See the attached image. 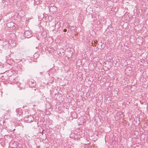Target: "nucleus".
<instances>
[{
  "label": "nucleus",
  "instance_id": "6",
  "mask_svg": "<svg viewBox=\"0 0 148 148\" xmlns=\"http://www.w3.org/2000/svg\"><path fill=\"white\" fill-rule=\"evenodd\" d=\"M22 145L20 144H18L16 147V148H22Z\"/></svg>",
  "mask_w": 148,
  "mask_h": 148
},
{
  "label": "nucleus",
  "instance_id": "10",
  "mask_svg": "<svg viewBox=\"0 0 148 148\" xmlns=\"http://www.w3.org/2000/svg\"><path fill=\"white\" fill-rule=\"evenodd\" d=\"M66 29H64V32H66Z\"/></svg>",
  "mask_w": 148,
  "mask_h": 148
},
{
  "label": "nucleus",
  "instance_id": "4",
  "mask_svg": "<svg viewBox=\"0 0 148 148\" xmlns=\"http://www.w3.org/2000/svg\"><path fill=\"white\" fill-rule=\"evenodd\" d=\"M28 84L29 86L30 87L34 86L36 85L35 82L33 79H31L29 80Z\"/></svg>",
  "mask_w": 148,
  "mask_h": 148
},
{
  "label": "nucleus",
  "instance_id": "5",
  "mask_svg": "<svg viewBox=\"0 0 148 148\" xmlns=\"http://www.w3.org/2000/svg\"><path fill=\"white\" fill-rule=\"evenodd\" d=\"M55 8V10H57V8L54 6V5L53 4H51L49 7V10L51 11L53 10V8Z\"/></svg>",
  "mask_w": 148,
  "mask_h": 148
},
{
  "label": "nucleus",
  "instance_id": "1",
  "mask_svg": "<svg viewBox=\"0 0 148 148\" xmlns=\"http://www.w3.org/2000/svg\"><path fill=\"white\" fill-rule=\"evenodd\" d=\"M34 119V118L31 115L27 116L25 117L24 118V121L28 123H30L33 121Z\"/></svg>",
  "mask_w": 148,
  "mask_h": 148
},
{
  "label": "nucleus",
  "instance_id": "11",
  "mask_svg": "<svg viewBox=\"0 0 148 148\" xmlns=\"http://www.w3.org/2000/svg\"><path fill=\"white\" fill-rule=\"evenodd\" d=\"M22 54L23 55V53H22Z\"/></svg>",
  "mask_w": 148,
  "mask_h": 148
},
{
  "label": "nucleus",
  "instance_id": "3",
  "mask_svg": "<svg viewBox=\"0 0 148 148\" xmlns=\"http://www.w3.org/2000/svg\"><path fill=\"white\" fill-rule=\"evenodd\" d=\"M24 36L25 38H30L32 36V35L31 32L30 31L27 30L25 32Z\"/></svg>",
  "mask_w": 148,
  "mask_h": 148
},
{
  "label": "nucleus",
  "instance_id": "2",
  "mask_svg": "<svg viewBox=\"0 0 148 148\" xmlns=\"http://www.w3.org/2000/svg\"><path fill=\"white\" fill-rule=\"evenodd\" d=\"M8 42L13 47H16L17 45L16 40L14 38L11 39Z\"/></svg>",
  "mask_w": 148,
  "mask_h": 148
},
{
  "label": "nucleus",
  "instance_id": "8",
  "mask_svg": "<svg viewBox=\"0 0 148 148\" xmlns=\"http://www.w3.org/2000/svg\"><path fill=\"white\" fill-rule=\"evenodd\" d=\"M4 42V44H3V45H6L7 44V43H8V42L7 41H5V42Z\"/></svg>",
  "mask_w": 148,
  "mask_h": 148
},
{
  "label": "nucleus",
  "instance_id": "9",
  "mask_svg": "<svg viewBox=\"0 0 148 148\" xmlns=\"http://www.w3.org/2000/svg\"><path fill=\"white\" fill-rule=\"evenodd\" d=\"M56 10H55V8H53V10H51V11H52L53 12H55L56 11Z\"/></svg>",
  "mask_w": 148,
  "mask_h": 148
},
{
  "label": "nucleus",
  "instance_id": "7",
  "mask_svg": "<svg viewBox=\"0 0 148 148\" xmlns=\"http://www.w3.org/2000/svg\"><path fill=\"white\" fill-rule=\"evenodd\" d=\"M34 3L36 5L40 3V2L39 0H34Z\"/></svg>",
  "mask_w": 148,
  "mask_h": 148
}]
</instances>
